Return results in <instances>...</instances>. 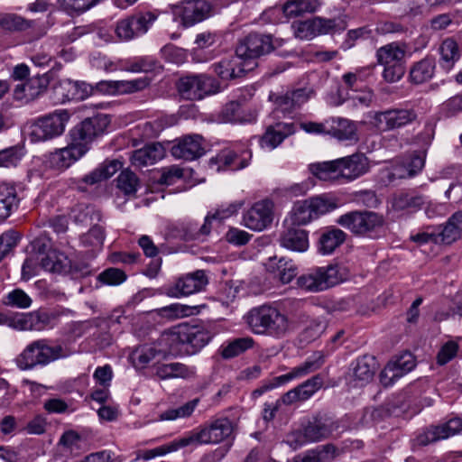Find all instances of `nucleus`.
<instances>
[{
  "label": "nucleus",
  "instance_id": "obj_1",
  "mask_svg": "<svg viewBox=\"0 0 462 462\" xmlns=\"http://www.w3.org/2000/svg\"><path fill=\"white\" fill-rule=\"evenodd\" d=\"M109 124L110 119L106 115L100 114L86 118L70 130L71 143L51 153V163L60 169L69 167L86 153L88 143L92 142L96 136L103 134Z\"/></svg>",
  "mask_w": 462,
  "mask_h": 462
},
{
  "label": "nucleus",
  "instance_id": "obj_14",
  "mask_svg": "<svg viewBox=\"0 0 462 462\" xmlns=\"http://www.w3.org/2000/svg\"><path fill=\"white\" fill-rule=\"evenodd\" d=\"M418 115L412 108H390L374 112V125L382 132L402 128L417 120Z\"/></svg>",
  "mask_w": 462,
  "mask_h": 462
},
{
  "label": "nucleus",
  "instance_id": "obj_43",
  "mask_svg": "<svg viewBox=\"0 0 462 462\" xmlns=\"http://www.w3.org/2000/svg\"><path fill=\"white\" fill-rule=\"evenodd\" d=\"M18 199L15 189L6 184L0 186V221L5 220L14 207H17Z\"/></svg>",
  "mask_w": 462,
  "mask_h": 462
},
{
  "label": "nucleus",
  "instance_id": "obj_21",
  "mask_svg": "<svg viewBox=\"0 0 462 462\" xmlns=\"http://www.w3.org/2000/svg\"><path fill=\"white\" fill-rule=\"evenodd\" d=\"M273 203L263 199L254 203L244 215L243 221L246 227L254 231H262L271 225L273 218Z\"/></svg>",
  "mask_w": 462,
  "mask_h": 462
},
{
  "label": "nucleus",
  "instance_id": "obj_47",
  "mask_svg": "<svg viewBox=\"0 0 462 462\" xmlns=\"http://www.w3.org/2000/svg\"><path fill=\"white\" fill-rule=\"evenodd\" d=\"M316 218L311 206L308 199L298 201L294 204L291 212V221L293 225L303 226Z\"/></svg>",
  "mask_w": 462,
  "mask_h": 462
},
{
  "label": "nucleus",
  "instance_id": "obj_39",
  "mask_svg": "<svg viewBox=\"0 0 462 462\" xmlns=\"http://www.w3.org/2000/svg\"><path fill=\"white\" fill-rule=\"evenodd\" d=\"M404 50L395 42L386 44L376 51L377 61L383 66L404 62Z\"/></svg>",
  "mask_w": 462,
  "mask_h": 462
},
{
  "label": "nucleus",
  "instance_id": "obj_22",
  "mask_svg": "<svg viewBox=\"0 0 462 462\" xmlns=\"http://www.w3.org/2000/svg\"><path fill=\"white\" fill-rule=\"evenodd\" d=\"M415 367L414 356L410 352L398 356L395 360L390 361L380 373V382L383 386H390Z\"/></svg>",
  "mask_w": 462,
  "mask_h": 462
},
{
  "label": "nucleus",
  "instance_id": "obj_8",
  "mask_svg": "<svg viewBox=\"0 0 462 462\" xmlns=\"http://www.w3.org/2000/svg\"><path fill=\"white\" fill-rule=\"evenodd\" d=\"M323 356L320 353L314 354L301 365L292 368L289 373L265 380L262 384L252 392V398L257 399L264 393L283 385L296 378L303 377L316 370L323 364Z\"/></svg>",
  "mask_w": 462,
  "mask_h": 462
},
{
  "label": "nucleus",
  "instance_id": "obj_17",
  "mask_svg": "<svg viewBox=\"0 0 462 462\" xmlns=\"http://www.w3.org/2000/svg\"><path fill=\"white\" fill-rule=\"evenodd\" d=\"M208 282V277L203 270L180 276L167 289L166 294L171 298L189 296L203 291Z\"/></svg>",
  "mask_w": 462,
  "mask_h": 462
},
{
  "label": "nucleus",
  "instance_id": "obj_24",
  "mask_svg": "<svg viewBox=\"0 0 462 462\" xmlns=\"http://www.w3.org/2000/svg\"><path fill=\"white\" fill-rule=\"evenodd\" d=\"M323 383V377L320 374L312 376L301 384L282 394V403L284 405H291L298 402H305L309 400L322 387Z\"/></svg>",
  "mask_w": 462,
  "mask_h": 462
},
{
  "label": "nucleus",
  "instance_id": "obj_6",
  "mask_svg": "<svg viewBox=\"0 0 462 462\" xmlns=\"http://www.w3.org/2000/svg\"><path fill=\"white\" fill-rule=\"evenodd\" d=\"M337 428L330 418L315 416L301 430L289 433L285 442L296 450L306 443L318 442L328 438Z\"/></svg>",
  "mask_w": 462,
  "mask_h": 462
},
{
  "label": "nucleus",
  "instance_id": "obj_34",
  "mask_svg": "<svg viewBox=\"0 0 462 462\" xmlns=\"http://www.w3.org/2000/svg\"><path fill=\"white\" fill-rule=\"evenodd\" d=\"M462 211L454 213L447 221L444 227L436 232L438 243L450 245L461 236Z\"/></svg>",
  "mask_w": 462,
  "mask_h": 462
},
{
  "label": "nucleus",
  "instance_id": "obj_41",
  "mask_svg": "<svg viewBox=\"0 0 462 462\" xmlns=\"http://www.w3.org/2000/svg\"><path fill=\"white\" fill-rule=\"evenodd\" d=\"M156 344L159 346L158 342ZM162 346L165 347L157 348L155 344L138 346L132 354L134 365H139L140 367H144L153 360L156 356L169 352L168 346L162 345Z\"/></svg>",
  "mask_w": 462,
  "mask_h": 462
},
{
  "label": "nucleus",
  "instance_id": "obj_40",
  "mask_svg": "<svg viewBox=\"0 0 462 462\" xmlns=\"http://www.w3.org/2000/svg\"><path fill=\"white\" fill-rule=\"evenodd\" d=\"M121 168L122 163L117 160L106 162L103 164H101L98 168H97L95 171L86 175L83 178V181L86 182L87 184L93 185L99 181L109 179Z\"/></svg>",
  "mask_w": 462,
  "mask_h": 462
},
{
  "label": "nucleus",
  "instance_id": "obj_62",
  "mask_svg": "<svg viewBox=\"0 0 462 462\" xmlns=\"http://www.w3.org/2000/svg\"><path fill=\"white\" fill-rule=\"evenodd\" d=\"M251 159V153L246 152L238 156L236 152L233 151L227 152L223 155L224 163L227 166L232 167L233 170H241L248 165L249 160Z\"/></svg>",
  "mask_w": 462,
  "mask_h": 462
},
{
  "label": "nucleus",
  "instance_id": "obj_2",
  "mask_svg": "<svg viewBox=\"0 0 462 462\" xmlns=\"http://www.w3.org/2000/svg\"><path fill=\"white\" fill-rule=\"evenodd\" d=\"M212 338L207 328L188 323L179 324L163 332L158 339L159 345L168 346L170 353L195 355Z\"/></svg>",
  "mask_w": 462,
  "mask_h": 462
},
{
  "label": "nucleus",
  "instance_id": "obj_3",
  "mask_svg": "<svg viewBox=\"0 0 462 462\" xmlns=\"http://www.w3.org/2000/svg\"><path fill=\"white\" fill-rule=\"evenodd\" d=\"M369 169V160L364 153L310 165L312 174L324 181H352L367 173Z\"/></svg>",
  "mask_w": 462,
  "mask_h": 462
},
{
  "label": "nucleus",
  "instance_id": "obj_57",
  "mask_svg": "<svg viewBox=\"0 0 462 462\" xmlns=\"http://www.w3.org/2000/svg\"><path fill=\"white\" fill-rule=\"evenodd\" d=\"M75 91L76 87L71 79H64L54 88L57 101L61 103L76 99Z\"/></svg>",
  "mask_w": 462,
  "mask_h": 462
},
{
  "label": "nucleus",
  "instance_id": "obj_33",
  "mask_svg": "<svg viewBox=\"0 0 462 462\" xmlns=\"http://www.w3.org/2000/svg\"><path fill=\"white\" fill-rule=\"evenodd\" d=\"M425 198L415 191L395 193L391 199L392 208L395 211H416L424 205Z\"/></svg>",
  "mask_w": 462,
  "mask_h": 462
},
{
  "label": "nucleus",
  "instance_id": "obj_52",
  "mask_svg": "<svg viewBox=\"0 0 462 462\" xmlns=\"http://www.w3.org/2000/svg\"><path fill=\"white\" fill-rule=\"evenodd\" d=\"M315 217L319 215L328 213L337 208V203L335 199L327 196H317L308 199Z\"/></svg>",
  "mask_w": 462,
  "mask_h": 462
},
{
  "label": "nucleus",
  "instance_id": "obj_49",
  "mask_svg": "<svg viewBox=\"0 0 462 462\" xmlns=\"http://www.w3.org/2000/svg\"><path fill=\"white\" fill-rule=\"evenodd\" d=\"M25 153L24 146L19 145L0 150V167L16 166Z\"/></svg>",
  "mask_w": 462,
  "mask_h": 462
},
{
  "label": "nucleus",
  "instance_id": "obj_63",
  "mask_svg": "<svg viewBox=\"0 0 462 462\" xmlns=\"http://www.w3.org/2000/svg\"><path fill=\"white\" fill-rule=\"evenodd\" d=\"M175 237L184 241L196 240L199 238V226L196 223H182L175 227Z\"/></svg>",
  "mask_w": 462,
  "mask_h": 462
},
{
  "label": "nucleus",
  "instance_id": "obj_55",
  "mask_svg": "<svg viewBox=\"0 0 462 462\" xmlns=\"http://www.w3.org/2000/svg\"><path fill=\"white\" fill-rule=\"evenodd\" d=\"M182 437L177 439H174L169 444L162 445L161 447H157L152 449L144 450L140 455V457L144 460H150L157 456H163L167 453L176 451L179 448H185V445H182Z\"/></svg>",
  "mask_w": 462,
  "mask_h": 462
},
{
  "label": "nucleus",
  "instance_id": "obj_36",
  "mask_svg": "<svg viewBox=\"0 0 462 462\" xmlns=\"http://www.w3.org/2000/svg\"><path fill=\"white\" fill-rule=\"evenodd\" d=\"M435 60L426 57L415 62L410 69L409 78L411 83L420 85L432 79L435 73Z\"/></svg>",
  "mask_w": 462,
  "mask_h": 462
},
{
  "label": "nucleus",
  "instance_id": "obj_13",
  "mask_svg": "<svg viewBox=\"0 0 462 462\" xmlns=\"http://www.w3.org/2000/svg\"><path fill=\"white\" fill-rule=\"evenodd\" d=\"M282 45V41L273 40L272 35L261 33H250L241 40L236 46V53L240 58L246 60L255 59L273 51L276 47Z\"/></svg>",
  "mask_w": 462,
  "mask_h": 462
},
{
  "label": "nucleus",
  "instance_id": "obj_28",
  "mask_svg": "<svg viewBox=\"0 0 462 462\" xmlns=\"http://www.w3.org/2000/svg\"><path fill=\"white\" fill-rule=\"evenodd\" d=\"M424 157L420 154H411L393 166L389 173L390 180L411 178L424 167Z\"/></svg>",
  "mask_w": 462,
  "mask_h": 462
},
{
  "label": "nucleus",
  "instance_id": "obj_58",
  "mask_svg": "<svg viewBox=\"0 0 462 462\" xmlns=\"http://www.w3.org/2000/svg\"><path fill=\"white\" fill-rule=\"evenodd\" d=\"M56 318L54 313L45 310L31 312V329L42 330L51 324Z\"/></svg>",
  "mask_w": 462,
  "mask_h": 462
},
{
  "label": "nucleus",
  "instance_id": "obj_60",
  "mask_svg": "<svg viewBox=\"0 0 462 462\" xmlns=\"http://www.w3.org/2000/svg\"><path fill=\"white\" fill-rule=\"evenodd\" d=\"M29 323V319L25 313H13L11 315L3 314L2 324L6 325L16 330H26Z\"/></svg>",
  "mask_w": 462,
  "mask_h": 462
},
{
  "label": "nucleus",
  "instance_id": "obj_50",
  "mask_svg": "<svg viewBox=\"0 0 462 462\" xmlns=\"http://www.w3.org/2000/svg\"><path fill=\"white\" fill-rule=\"evenodd\" d=\"M254 343V339L250 337L235 339L223 349L222 356L225 358L237 356L247 349L252 348Z\"/></svg>",
  "mask_w": 462,
  "mask_h": 462
},
{
  "label": "nucleus",
  "instance_id": "obj_9",
  "mask_svg": "<svg viewBox=\"0 0 462 462\" xmlns=\"http://www.w3.org/2000/svg\"><path fill=\"white\" fill-rule=\"evenodd\" d=\"M69 117V113L62 109L39 118L31 125V142L46 141L60 135Z\"/></svg>",
  "mask_w": 462,
  "mask_h": 462
},
{
  "label": "nucleus",
  "instance_id": "obj_37",
  "mask_svg": "<svg viewBox=\"0 0 462 462\" xmlns=\"http://www.w3.org/2000/svg\"><path fill=\"white\" fill-rule=\"evenodd\" d=\"M376 361L375 358L369 355H365L356 360L353 365V377L361 384L369 383L375 373Z\"/></svg>",
  "mask_w": 462,
  "mask_h": 462
},
{
  "label": "nucleus",
  "instance_id": "obj_19",
  "mask_svg": "<svg viewBox=\"0 0 462 462\" xmlns=\"http://www.w3.org/2000/svg\"><path fill=\"white\" fill-rule=\"evenodd\" d=\"M461 431L462 418L455 416L446 422L427 428L422 434L419 435L418 442L420 445L426 446L430 443L453 437Z\"/></svg>",
  "mask_w": 462,
  "mask_h": 462
},
{
  "label": "nucleus",
  "instance_id": "obj_38",
  "mask_svg": "<svg viewBox=\"0 0 462 462\" xmlns=\"http://www.w3.org/2000/svg\"><path fill=\"white\" fill-rule=\"evenodd\" d=\"M346 234L339 228L327 230L319 237V251L323 254H332L346 241Z\"/></svg>",
  "mask_w": 462,
  "mask_h": 462
},
{
  "label": "nucleus",
  "instance_id": "obj_54",
  "mask_svg": "<svg viewBox=\"0 0 462 462\" xmlns=\"http://www.w3.org/2000/svg\"><path fill=\"white\" fill-rule=\"evenodd\" d=\"M222 119L227 123H244L251 121L252 118H246L243 115V108L237 102H230L226 105L222 110Z\"/></svg>",
  "mask_w": 462,
  "mask_h": 462
},
{
  "label": "nucleus",
  "instance_id": "obj_18",
  "mask_svg": "<svg viewBox=\"0 0 462 462\" xmlns=\"http://www.w3.org/2000/svg\"><path fill=\"white\" fill-rule=\"evenodd\" d=\"M336 19L315 17L299 22L295 25V35L301 40L312 39L319 34H326L336 30H344Z\"/></svg>",
  "mask_w": 462,
  "mask_h": 462
},
{
  "label": "nucleus",
  "instance_id": "obj_29",
  "mask_svg": "<svg viewBox=\"0 0 462 462\" xmlns=\"http://www.w3.org/2000/svg\"><path fill=\"white\" fill-rule=\"evenodd\" d=\"M265 268L284 284L291 282L298 274L297 265L292 260H287L285 257H270L265 263Z\"/></svg>",
  "mask_w": 462,
  "mask_h": 462
},
{
  "label": "nucleus",
  "instance_id": "obj_20",
  "mask_svg": "<svg viewBox=\"0 0 462 462\" xmlns=\"http://www.w3.org/2000/svg\"><path fill=\"white\" fill-rule=\"evenodd\" d=\"M151 83L147 77L133 80H102L94 87V91L107 95H127L145 89Z\"/></svg>",
  "mask_w": 462,
  "mask_h": 462
},
{
  "label": "nucleus",
  "instance_id": "obj_25",
  "mask_svg": "<svg viewBox=\"0 0 462 462\" xmlns=\"http://www.w3.org/2000/svg\"><path fill=\"white\" fill-rule=\"evenodd\" d=\"M249 65V62L242 60L236 53V55L223 58L220 61L214 63L213 68L218 77L228 80L244 76L246 71L252 69Z\"/></svg>",
  "mask_w": 462,
  "mask_h": 462
},
{
  "label": "nucleus",
  "instance_id": "obj_11",
  "mask_svg": "<svg viewBox=\"0 0 462 462\" xmlns=\"http://www.w3.org/2000/svg\"><path fill=\"white\" fill-rule=\"evenodd\" d=\"M212 12L210 0H181L172 7L174 16L184 27H191L208 19Z\"/></svg>",
  "mask_w": 462,
  "mask_h": 462
},
{
  "label": "nucleus",
  "instance_id": "obj_48",
  "mask_svg": "<svg viewBox=\"0 0 462 462\" xmlns=\"http://www.w3.org/2000/svg\"><path fill=\"white\" fill-rule=\"evenodd\" d=\"M198 402L199 399H194L178 408L169 409L159 415V420H174L180 418H188L193 413Z\"/></svg>",
  "mask_w": 462,
  "mask_h": 462
},
{
  "label": "nucleus",
  "instance_id": "obj_45",
  "mask_svg": "<svg viewBox=\"0 0 462 462\" xmlns=\"http://www.w3.org/2000/svg\"><path fill=\"white\" fill-rule=\"evenodd\" d=\"M442 66L450 69L460 58V51L457 42L451 38L444 40L439 47Z\"/></svg>",
  "mask_w": 462,
  "mask_h": 462
},
{
  "label": "nucleus",
  "instance_id": "obj_31",
  "mask_svg": "<svg viewBox=\"0 0 462 462\" xmlns=\"http://www.w3.org/2000/svg\"><path fill=\"white\" fill-rule=\"evenodd\" d=\"M165 151L162 144L153 143L136 150L131 156L132 164L138 167L152 165L164 157Z\"/></svg>",
  "mask_w": 462,
  "mask_h": 462
},
{
  "label": "nucleus",
  "instance_id": "obj_46",
  "mask_svg": "<svg viewBox=\"0 0 462 462\" xmlns=\"http://www.w3.org/2000/svg\"><path fill=\"white\" fill-rule=\"evenodd\" d=\"M320 5L319 0H291L283 6L287 16H298L303 13H313Z\"/></svg>",
  "mask_w": 462,
  "mask_h": 462
},
{
  "label": "nucleus",
  "instance_id": "obj_64",
  "mask_svg": "<svg viewBox=\"0 0 462 462\" xmlns=\"http://www.w3.org/2000/svg\"><path fill=\"white\" fill-rule=\"evenodd\" d=\"M26 26V21L15 14H5L0 18V28L7 32L22 31Z\"/></svg>",
  "mask_w": 462,
  "mask_h": 462
},
{
  "label": "nucleus",
  "instance_id": "obj_23",
  "mask_svg": "<svg viewBox=\"0 0 462 462\" xmlns=\"http://www.w3.org/2000/svg\"><path fill=\"white\" fill-rule=\"evenodd\" d=\"M203 138L199 134H188L177 140L171 147V154L177 159L193 161L205 153Z\"/></svg>",
  "mask_w": 462,
  "mask_h": 462
},
{
  "label": "nucleus",
  "instance_id": "obj_35",
  "mask_svg": "<svg viewBox=\"0 0 462 462\" xmlns=\"http://www.w3.org/2000/svg\"><path fill=\"white\" fill-rule=\"evenodd\" d=\"M155 374L161 380L173 378L188 379L194 375V370L188 365L179 363L160 364L155 367Z\"/></svg>",
  "mask_w": 462,
  "mask_h": 462
},
{
  "label": "nucleus",
  "instance_id": "obj_59",
  "mask_svg": "<svg viewBox=\"0 0 462 462\" xmlns=\"http://www.w3.org/2000/svg\"><path fill=\"white\" fill-rule=\"evenodd\" d=\"M105 239L104 229L99 226H94L87 234L81 236V243L85 246L100 248Z\"/></svg>",
  "mask_w": 462,
  "mask_h": 462
},
{
  "label": "nucleus",
  "instance_id": "obj_12",
  "mask_svg": "<svg viewBox=\"0 0 462 462\" xmlns=\"http://www.w3.org/2000/svg\"><path fill=\"white\" fill-rule=\"evenodd\" d=\"M178 89L184 98L195 100L217 93L220 87L214 78L200 74L181 78L178 84Z\"/></svg>",
  "mask_w": 462,
  "mask_h": 462
},
{
  "label": "nucleus",
  "instance_id": "obj_51",
  "mask_svg": "<svg viewBox=\"0 0 462 462\" xmlns=\"http://www.w3.org/2000/svg\"><path fill=\"white\" fill-rule=\"evenodd\" d=\"M116 180L117 188L125 195H131L136 192L139 180L132 171H122Z\"/></svg>",
  "mask_w": 462,
  "mask_h": 462
},
{
  "label": "nucleus",
  "instance_id": "obj_16",
  "mask_svg": "<svg viewBox=\"0 0 462 462\" xmlns=\"http://www.w3.org/2000/svg\"><path fill=\"white\" fill-rule=\"evenodd\" d=\"M49 243L36 239L32 243L33 251H38L37 261L42 268L47 272L58 274H67L69 270V258L63 253L57 250H49Z\"/></svg>",
  "mask_w": 462,
  "mask_h": 462
},
{
  "label": "nucleus",
  "instance_id": "obj_4",
  "mask_svg": "<svg viewBox=\"0 0 462 462\" xmlns=\"http://www.w3.org/2000/svg\"><path fill=\"white\" fill-rule=\"evenodd\" d=\"M246 325L254 335L282 337L290 330V321L285 314L271 305L251 309L244 317Z\"/></svg>",
  "mask_w": 462,
  "mask_h": 462
},
{
  "label": "nucleus",
  "instance_id": "obj_15",
  "mask_svg": "<svg viewBox=\"0 0 462 462\" xmlns=\"http://www.w3.org/2000/svg\"><path fill=\"white\" fill-rule=\"evenodd\" d=\"M157 17L153 12L137 13L120 20L116 24V33L120 40H132L147 32Z\"/></svg>",
  "mask_w": 462,
  "mask_h": 462
},
{
  "label": "nucleus",
  "instance_id": "obj_5",
  "mask_svg": "<svg viewBox=\"0 0 462 462\" xmlns=\"http://www.w3.org/2000/svg\"><path fill=\"white\" fill-rule=\"evenodd\" d=\"M337 223L354 236L376 238L385 220L383 215L369 210H354L340 216Z\"/></svg>",
  "mask_w": 462,
  "mask_h": 462
},
{
  "label": "nucleus",
  "instance_id": "obj_7",
  "mask_svg": "<svg viewBox=\"0 0 462 462\" xmlns=\"http://www.w3.org/2000/svg\"><path fill=\"white\" fill-rule=\"evenodd\" d=\"M234 430L232 421L224 417L204 425L199 430H192L182 437V445L197 447L202 444H217L231 437Z\"/></svg>",
  "mask_w": 462,
  "mask_h": 462
},
{
  "label": "nucleus",
  "instance_id": "obj_32",
  "mask_svg": "<svg viewBox=\"0 0 462 462\" xmlns=\"http://www.w3.org/2000/svg\"><path fill=\"white\" fill-rule=\"evenodd\" d=\"M62 347L50 346L43 341H35L31 344V368L34 365H46L61 356Z\"/></svg>",
  "mask_w": 462,
  "mask_h": 462
},
{
  "label": "nucleus",
  "instance_id": "obj_30",
  "mask_svg": "<svg viewBox=\"0 0 462 462\" xmlns=\"http://www.w3.org/2000/svg\"><path fill=\"white\" fill-rule=\"evenodd\" d=\"M328 134L338 141L356 142L358 140L356 123L342 117H333L328 120Z\"/></svg>",
  "mask_w": 462,
  "mask_h": 462
},
{
  "label": "nucleus",
  "instance_id": "obj_61",
  "mask_svg": "<svg viewBox=\"0 0 462 462\" xmlns=\"http://www.w3.org/2000/svg\"><path fill=\"white\" fill-rule=\"evenodd\" d=\"M21 236L17 231L9 230L0 236V254L5 257L18 244Z\"/></svg>",
  "mask_w": 462,
  "mask_h": 462
},
{
  "label": "nucleus",
  "instance_id": "obj_27",
  "mask_svg": "<svg viewBox=\"0 0 462 462\" xmlns=\"http://www.w3.org/2000/svg\"><path fill=\"white\" fill-rule=\"evenodd\" d=\"M279 244L291 252L304 253L310 245L308 232L300 228H287L280 235Z\"/></svg>",
  "mask_w": 462,
  "mask_h": 462
},
{
  "label": "nucleus",
  "instance_id": "obj_10",
  "mask_svg": "<svg viewBox=\"0 0 462 462\" xmlns=\"http://www.w3.org/2000/svg\"><path fill=\"white\" fill-rule=\"evenodd\" d=\"M343 280L337 265L318 267L298 278V285L307 291H319L338 284Z\"/></svg>",
  "mask_w": 462,
  "mask_h": 462
},
{
  "label": "nucleus",
  "instance_id": "obj_53",
  "mask_svg": "<svg viewBox=\"0 0 462 462\" xmlns=\"http://www.w3.org/2000/svg\"><path fill=\"white\" fill-rule=\"evenodd\" d=\"M2 302L6 307L26 309L29 307V295L22 289H14L3 298Z\"/></svg>",
  "mask_w": 462,
  "mask_h": 462
},
{
  "label": "nucleus",
  "instance_id": "obj_42",
  "mask_svg": "<svg viewBox=\"0 0 462 462\" xmlns=\"http://www.w3.org/2000/svg\"><path fill=\"white\" fill-rule=\"evenodd\" d=\"M299 321L306 324L302 332V337L307 341H312L318 338L326 329L327 322L322 318L310 319L305 313L299 315Z\"/></svg>",
  "mask_w": 462,
  "mask_h": 462
},
{
  "label": "nucleus",
  "instance_id": "obj_44",
  "mask_svg": "<svg viewBox=\"0 0 462 462\" xmlns=\"http://www.w3.org/2000/svg\"><path fill=\"white\" fill-rule=\"evenodd\" d=\"M158 315L170 320L189 317L199 312L197 306L173 303L158 310Z\"/></svg>",
  "mask_w": 462,
  "mask_h": 462
},
{
  "label": "nucleus",
  "instance_id": "obj_26",
  "mask_svg": "<svg viewBox=\"0 0 462 462\" xmlns=\"http://www.w3.org/2000/svg\"><path fill=\"white\" fill-rule=\"evenodd\" d=\"M295 125L292 123L279 122L269 125L259 140L262 148L275 149L289 135L294 134Z\"/></svg>",
  "mask_w": 462,
  "mask_h": 462
},
{
  "label": "nucleus",
  "instance_id": "obj_56",
  "mask_svg": "<svg viewBox=\"0 0 462 462\" xmlns=\"http://www.w3.org/2000/svg\"><path fill=\"white\" fill-rule=\"evenodd\" d=\"M126 274L118 268H108L100 273L97 280L106 285L117 286L126 280Z\"/></svg>",
  "mask_w": 462,
  "mask_h": 462
}]
</instances>
